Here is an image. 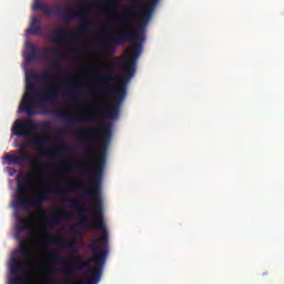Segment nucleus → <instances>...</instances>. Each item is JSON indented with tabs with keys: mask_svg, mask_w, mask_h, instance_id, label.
Wrapping results in <instances>:
<instances>
[{
	"mask_svg": "<svg viewBox=\"0 0 284 284\" xmlns=\"http://www.w3.org/2000/svg\"><path fill=\"white\" fill-rule=\"evenodd\" d=\"M101 133L103 134L104 141L102 142L99 139V159H94V149L87 148L84 150V154L88 159L93 161V168H90L89 164H83L82 170L87 172L90 176V185L89 190L82 192L83 199H90L91 201H98L93 207V216L95 220L90 222V215H87L90 212L88 206H79L80 201L72 197H65L64 203H68L70 207L73 210H78L79 222L78 225L82 232H87L88 230H99L102 233V237L93 239L92 243L89 244V250L93 254V261L95 262V266L90 270L91 277L84 282V284H97L101 281V276L103 274V266L105 265V261L108 258V251L103 250L99 246L108 245V226H105V220L103 217V204H101V181L103 180V171L105 170V162L108 160V143H110V136L112 134V129H101Z\"/></svg>",
	"mask_w": 284,
	"mask_h": 284,
	"instance_id": "f257e3e1",
	"label": "nucleus"
},
{
	"mask_svg": "<svg viewBox=\"0 0 284 284\" xmlns=\"http://www.w3.org/2000/svg\"><path fill=\"white\" fill-rule=\"evenodd\" d=\"M156 3H159V0H151L148 7H142L141 0H133L132 4L125 6L126 12L131 13L122 14L121 20L124 23L139 21V28L136 30H132L129 27L122 28L115 34L111 36L109 41L102 43L109 54H114L116 52L114 45H123V43L135 41L132 44L130 53L126 54L128 59H123L122 57L113 58L114 63L123 71V79L125 81L134 79L136 74V63H139V58L141 57V43L145 41V28L152 20V13L154 12V8H156ZM141 7L140 13H136V10Z\"/></svg>",
	"mask_w": 284,
	"mask_h": 284,
	"instance_id": "f03ea898",
	"label": "nucleus"
},
{
	"mask_svg": "<svg viewBox=\"0 0 284 284\" xmlns=\"http://www.w3.org/2000/svg\"><path fill=\"white\" fill-rule=\"evenodd\" d=\"M42 52L45 54H55L51 61V68L61 72V83L53 84L49 90L39 93L37 92V85L34 82L27 79L26 92L19 105V112H24L27 116H34L37 114L36 109H39L44 110V114H50L51 116H55V119H68V111L61 109H48V105H52V103H59L61 101V97L63 94L62 85H68L70 83V74L61 68V62L59 61V59H63L68 55L62 53L61 49L57 47L44 49Z\"/></svg>",
	"mask_w": 284,
	"mask_h": 284,
	"instance_id": "7ed1b4c3",
	"label": "nucleus"
},
{
	"mask_svg": "<svg viewBox=\"0 0 284 284\" xmlns=\"http://www.w3.org/2000/svg\"><path fill=\"white\" fill-rule=\"evenodd\" d=\"M100 73V88L106 94H113L115 101L110 104H103L102 108L106 110L105 113L93 115L90 118L67 119L68 125L74 126L77 123H99L103 119H119L121 104L128 94V83L121 82L116 85V73H114V65L106 64Z\"/></svg>",
	"mask_w": 284,
	"mask_h": 284,
	"instance_id": "20e7f679",
	"label": "nucleus"
},
{
	"mask_svg": "<svg viewBox=\"0 0 284 284\" xmlns=\"http://www.w3.org/2000/svg\"><path fill=\"white\" fill-rule=\"evenodd\" d=\"M32 185H34V180L31 176H28L24 180V183L18 182V197L14 201V207L28 210L33 205V207H37V210H39L41 219H44L49 227H54V225H59L61 221L65 219H72L74 216V213L72 211H60L54 213L49 220L48 213L43 211V203H45V201H50L52 194H54V190L45 187L39 191L37 196L28 199V189L32 187Z\"/></svg>",
	"mask_w": 284,
	"mask_h": 284,
	"instance_id": "39448f33",
	"label": "nucleus"
},
{
	"mask_svg": "<svg viewBox=\"0 0 284 284\" xmlns=\"http://www.w3.org/2000/svg\"><path fill=\"white\" fill-rule=\"evenodd\" d=\"M39 128L37 126V122L34 120H22L18 119L14 121L11 132L13 136L28 139L29 145L38 150L39 156H43L45 154V148L50 145V136H41L36 135Z\"/></svg>",
	"mask_w": 284,
	"mask_h": 284,
	"instance_id": "423d86ee",
	"label": "nucleus"
},
{
	"mask_svg": "<svg viewBox=\"0 0 284 284\" xmlns=\"http://www.w3.org/2000/svg\"><path fill=\"white\" fill-rule=\"evenodd\" d=\"M33 10H42L47 17H52V14H59L62 17L64 21L70 22L74 20H79L82 24L79 27V32H91L92 23L88 20V13L83 10H74L72 8H68L63 10V4H55L53 8L50 7L48 3H43L39 0L34 1Z\"/></svg>",
	"mask_w": 284,
	"mask_h": 284,
	"instance_id": "0eeeda50",
	"label": "nucleus"
},
{
	"mask_svg": "<svg viewBox=\"0 0 284 284\" xmlns=\"http://www.w3.org/2000/svg\"><path fill=\"white\" fill-rule=\"evenodd\" d=\"M16 154H19V155H13L10 153H7L4 155L3 159L7 165H19L21 168L26 165V161H30V159H32V155L26 150L24 146L16 151Z\"/></svg>",
	"mask_w": 284,
	"mask_h": 284,
	"instance_id": "6e6552de",
	"label": "nucleus"
},
{
	"mask_svg": "<svg viewBox=\"0 0 284 284\" xmlns=\"http://www.w3.org/2000/svg\"><path fill=\"white\" fill-rule=\"evenodd\" d=\"M74 33L70 32L68 29H57L50 36L49 39L53 43H59L60 45H65L70 39H73Z\"/></svg>",
	"mask_w": 284,
	"mask_h": 284,
	"instance_id": "1a4fd4ad",
	"label": "nucleus"
},
{
	"mask_svg": "<svg viewBox=\"0 0 284 284\" xmlns=\"http://www.w3.org/2000/svg\"><path fill=\"white\" fill-rule=\"evenodd\" d=\"M93 262L97 263L94 261V255L92 256V258L85 260L84 262L74 263L73 266H64L61 270V272H62V274H67V275L77 274V272H81V270H88V268L92 267Z\"/></svg>",
	"mask_w": 284,
	"mask_h": 284,
	"instance_id": "9d476101",
	"label": "nucleus"
},
{
	"mask_svg": "<svg viewBox=\"0 0 284 284\" xmlns=\"http://www.w3.org/2000/svg\"><path fill=\"white\" fill-rule=\"evenodd\" d=\"M23 270H26V262L19 260L17 254H13L11 256L10 262H9L10 275L11 276H17V275L21 274V272H23Z\"/></svg>",
	"mask_w": 284,
	"mask_h": 284,
	"instance_id": "9b49d317",
	"label": "nucleus"
},
{
	"mask_svg": "<svg viewBox=\"0 0 284 284\" xmlns=\"http://www.w3.org/2000/svg\"><path fill=\"white\" fill-rule=\"evenodd\" d=\"M33 224H34V221L32 220V217L23 219L22 216H18L17 224H16L17 234H21L26 232V230H32Z\"/></svg>",
	"mask_w": 284,
	"mask_h": 284,
	"instance_id": "f8f14e48",
	"label": "nucleus"
},
{
	"mask_svg": "<svg viewBox=\"0 0 284 284\" xmlns=\"http://www.w3.org/2000/svg\"><path fill=\"white\" fill-rule=\"evenodd\" d=\"M77 136L81 141V143H84V141H88V139H94V136H99V129H94V128L81 129L77 133Z\"/></svg>",
	"mask_w": 284,
	"mask_h": 284,
	"instance_id": "ddd939ff",
	"label": "nucleus"
},
{
	"mask_svg": "<svg viewBox=\"0 0 284 284\" xmlns=\"http://www.w3.org/2000/svg\"><path fill=\"white\" fill-rule=\"evenodd\" d=\"M27 79H36V81H39L40 83H42V85H50V83L52 82V73L48 70L42 71L40 74H34L31 73L30 75L27 77Z\"/></svg>",
	"mask_w": 284,
	"mask_h": 284,
	"instance_id": "4468645a",
	"label": "nucleus"
},
{
	"mask_svg": "<svg viewBox=\"0 0 284 284\" xmlns=\"http://www.w3.org/2000/svg\"><path fill=\"white\" fill-rule=\"evenodd\" d=\"M72 146H63L62 149H54L49 152L51 159H60V156H70L72 154Z\"/></svg>",
	"mask_w": 284,
	"mask_h": 284,
	"instance_id": "2eb2a0df",
	"label": "nucleus"
},
{
	"mask_svg": "<svg viewBox=\"0 0 284 284\" xmlns=\"http://www.w3.org/2000/svg\"><path fill=\"white\" fill-rule=\"evenodd\" d=\"M41 21L37 17H32L30 28L27 30L29 34H41Z\"/></svg>",
	"mask_w": 284,
	"mask_h": 284,
	"instance_id": "dca6fc26",
	"label": "nucleus"
},
{
	"mask_svg": "<svg viewBox=\"0 0 284 284\" xmlns=\"http://www.w3.org/2000/svg\"><path fill=\"white\" fill-rule=\"evenodd\" d=\"M29 48L31 50V53L28 55V59L31 61H42L45 60V57H40L39 52H41V49L37 48V45L29 43Z\"/></svg>",
	"mask_w": 284,
	"mask_h": 284,
	"instance_id": "f3484780",
	"label": "nucleus"
},
{
	"mask_svg": "<svg viewBox=\"0 0 284 284\" xmlns=\"http://www.w3.org/2000/svg\"><path fill=\"white\" fill-rule=\"evenodd\" d=\"M18 252L19 254H21V256H30V248L28 247V242H26L24 240H20Z\"/></svg>",
	"mask_w": 284,
	"mask_h": 284,
	"instance_id": "a211bd4d",
	"label": "nucleus"
},
{
	"mask_svg": "<svg viewBox=\"0 0 284 284\" xmlns=\"http://www.w3.org/2000/svg\"><path fill=\"white\" fill-rule=\"evenodd\" d=\"M74 245H77V239L71 237L67 241L65 245L62 247L64 252H72L74 250Z\"/></svg>",
	"mask_w": 284,
	"mask_h": 284,
	"instance_id": "6ab92c4d",
	"label": "nucleus"
},
{
	"mask_svg": "<svg viewBox=\"0 0 284 284\" xmlns=\"http://www.w3.org/2000/svg\"><path fill=\"white\" fill-rule=\"evenodd\" d=\"M44 243H47V245H61V243H63V239L59 236H50L44 241Z\"/></svg>",
	"mask_w": 284,
	"mask_h": 284,
	"instance_id": "aec40b11",
	"label": "nucleus"
},
{
	"mask_svg": "<svg viewBox=\"0 0 284 284\" xmlns=\"http://www.w3.org/2000/svg\"><path fill=\"white\" fill-rule=\"evenodd\" d=\"M9 284H32L28 280L19 276L9 277Z\"/></svg>",
	"mask_w": 284,
	"mask_h": 284,
	"instance_id": "412c9836",
	"label": "nucleus"
},
{
	"mask_svg": "<svg viewBox=\"0 0 284 284\" xmlns=\"http://www.w3.org/2000/svg\"><path fill=\"white\" fill-rule=\"evenodd\" d=\"M77 261H83V255L73 254L70 257H68L67 263H69V265H71V267H73V265H74V263H77Z\"/></svg>",
	"mask_w": 284,
	"mask_h": 284,
	"instance_id": "4be33fe9",
	"label": "nucleus"
},
{
	"mask_svg": "<svg viewBox=\"0 0 284 284\" xmlns=\"http://www.w3.org/2000/svg\"><path fill=\"white\" fill-rule=\"evenodd\" d=\"M97 6H101L102 3H108L109 6H112V8H118L119 2L116 0H104V1H97Z\"/></svg>",
	"mask_w": 284,
	"mask_h": 284,
	"instance_id": "5701e85b",
	"label": "nucleus"
},
{
	"mask_svg": "<svg viewBox=\"0 0 284 284\" xmlns=\"http://www.w3.org/2000/svg\"><path fill=\"white\" fill-rule=\"evenodd\" d=\"M41 129L44 130V132H50L51 130V124H50V121H43L41 124H40Z\"/></svg>",
	"mask_w": 284,
	"mask_h": 284,
	"instance_id": "b1692460",
	"label": "nucleus"
},
{
	"mask_svg": "<svg viewBox=\"0 0 284 284\" xmlns=\"http://www.w3.org/2000/svg\"><path fill=\"white\" fill-rule=\"evenodd\" d=\"M51 256L54 257L55 263H63V256L57 252H51Z\"/></svg>",
	"mask_w": 284,
	"mask_h": 284,
	"instance_id": "393cba45",
	"label": "nucleus"
},
{
	"mask_svg": "<svg viewBox=\"0 0 284 284\" xmlns=\"http://www.w3.org/2000/svg\"><path fill=\"white\" fill-rule=\"evenodd\" d=\"M31 168L33 170H41V168H43V164L39 161V160H34L32 163H31Z\"/></svg>",
	"mask_w": 284,
	"mask_h": 284,
	"instance_id": "a878e982",
	"label": "nucleus"
},
{
	"mask_svg": "<svg viewBox=\"0 0 284 284\" xmlns=\"http://www.w3.org/2000/svg\"><path fill=\"white\" fill-rule=\"evenodd\" d=\"M74 187H77V185L73 182H68L64 186V192H73Z\"/></svg>",
	"mask_w": 284,
	"mask_h": 284,
	"instance_id": "bb28decb",
	"label": "nucleus"
},
{
	"mask_svg": "<svg viewBox=\"0 0 284 284\" xmlns=\"http://www.w3.org/2000/svg\"><path fill=\"white\" fill-rule=\"evenodd\" d=\"M72 94H81V87L80 85H74L71 89Z\"/></svg>",
	"mask_w": 284,
	"mask_h": 284,
	"instance_id": "cd10ccee",
	"label": "nucleus"
},
{
	"mask_svg": "<svg viewBox=\"0 0 284 284\" xmlns=\"http://www.w3.org/2000/svg\"><path fill=\"white\" fill-rule=\"evenodd\" d=\"M72 234L75 236H83V233L79 229H71Z\"/></svg>",
	"mask_w": 284,
	"mask_h": 284,
	"instance_id": "c85d7f7f",
	"label": "nucleus"
},
{
	"mask_svg": "<svg viewBox=\"0 0 284 284\" xmlns=\"http://www.w3.org/2000/svg\"><path fill=\"white\" fill-rule=\"evenodd\" d=\"M74 165L72 164H68V165H63L62 170H73Z\"/></svg>",
	"mask_w": 284,
	"mask_h": 284,
	"instance_id": "c756f323",
	"label": "nucleus"
},
{
	"mask_svg": "<svg viewBox=\"0 0 284 284\" xmlns=\"http://www.w3.org/2000/svg\"><path fill=\"white\" fill-rule=\"evenodd\" d=\"M82 6H85L88 3V0H80Z\"/></svg>",
	"mask_w": 284,
	"mask_h": 284,
	"instance_id": "7c9ffc66",
	"label": "nucleus"
},
{
	"mask_svg": "<svg viewBox=\"0 0 284 284\" xmlns=\"http://www.w3.org/2000/svg\"><path fill=\"white\" fill-rule=\"evenodd\" d=\"M58 136H61V132L58 133Z\"/></svg>",
	"mask_w": 284,
	"mask_h": 284,
	"instance_id": "2f4dec72",
	"label": "nucleus"
}]
</instances>
